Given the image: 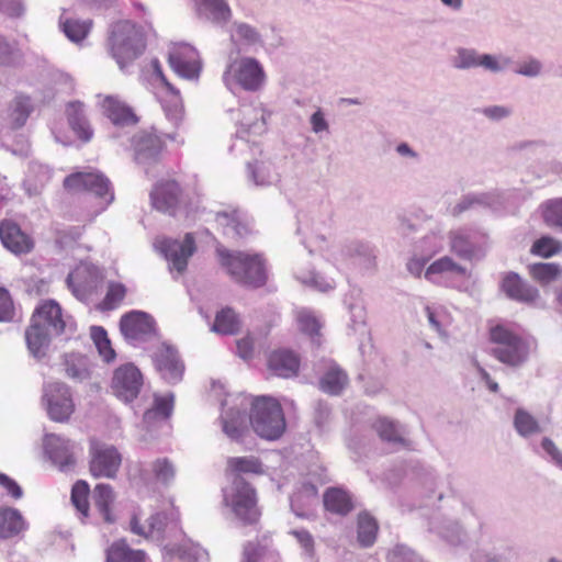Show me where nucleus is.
I'll return each mask as SVG.
<instances>
[{
  "mask_svg": "<svg viewBox=\"0 0 562 562\" xmlns=\"http://www.w3.org/2000/svg\"><path fill=\"white\" fill-rule=\"evenodd\" d=\"M65 328L61 308L53 300L41 304L34 312L31 325L25 331L27 347L33 356L40 358L45 355L50 339L60 335Z\"/></svg>",
  "mask_w": 562,
  "mask_h": 562,
  "instance_id": "obj_1",
  "label": "nucleus"
},
{
  "mask_svg": "<svg viewBox=\"0 0 562 562\" xmlns=\"http://www.w3.org/2000/svg\"><path fill=\"white\" fill-rule=\"evenodd\" d=\"M108 47L119 67L124 69L145 50L146 43L142 29L131 21H119L111 25Z\"/></svg>",
  "mask_w": 562,
  "mask_h": 562,
  "instance_id": "obj_2",
  "label": "nucleus"
},
{
  "mask_svg": "<svg viewBox=\"0 0 562 562\" xmlns=\"http://www.w3.org/2000/svg\"><path fill=\"white\" fill-rule=\"evenodd\" d=\"M220 265L231 278L244 285L261 286L267 281L265 261L258 254L216 249Z\"/></svg>",
  "mask_w": 562,
  "mask_h": 562,
  "instance_id": "obj_3",
  "label": "nucleus"
},
{
  "mask_svg": "<svg viewBox=\"0 0 562 562\" xmlns=\"http://www.w3.org/2000/svg\"><path fill=\"white\" fill-rule=\"evenodd\" d=\"M249 420L254 431L267 440L279 439L286 426L280 403L269 396H259L252 402Z\"/></svg>",
  "mask_w": 562,
  "mask_h": 562,
  "instance_id": "obj_4",
  "label": "nucleus"
},
{
  "mask_svg": "<svg viewBox=\"0 0 562 562\" xmlns=\"http://www.w3.org/2000/svg\"><path fill=\"white\" fill-rule=\"evenodd\" d=\"M223 504L244 524H255L259 519L256 491L239 475L224 490Z\"/></svg>",
  "mask_w": 562,
  "mask_h": 562,
  "instance_id": "obj_5",
  "label": "nucleus"
},
{
  "mask_svg": "<svg viewBox=\"0 0 562 562\" xmlns=\"http://www.w3.org/2000/svg\"><path fill=\"white\" fill-rule=\"evenodd\" d=\"M490 339L496 345L493 355L505 364L518 367L529 356V344L503 325L491 328Z\"/></svg>",
  "mask_w": 562,
  "mask_h": 562,
  "instance_id": "obj_6",
  "label": "nucleus"
},
{
  "mask_svg": "<svg viewBox=\"0 0 562 562\" xmlns=\"http://www.w3.org/2000/svg\"><path fill=\"white\" fill-rule=\"evenodd\" d=\"M266 75L257 59L244 57L228 64L223 75V81L231 88L236 82L247 91L259 90L265 82Z\"/></svg>",
  "mask_w": 562,
  "mask_h": 562,
  "instance_id": "obj_7",
  "label": "nucleus"
},
{
  "mask_svg": "<svg viewBox=\"0 0 562 562\" xmlns=\"http://www.w3.org/2000/svg\"><path fill=\"white\" fill-rule=\"evenodd\" d=\"M43 402L49 418L54 422H67L75 411L70 389L61 382H52L45 386Z\"/></svg>",
  "mask_w": 562,
  "mask_h": 562,
  "instance_id": "obj_8",
  "label": "nucleus"
},
{
  "mask_svg": "<svg viewBox=\"0 0 562 562\" xmlns=\"http://www.w3.org/2000/svg\"><path fill=\"white\" fill-rule=\"evenodd\" d=\"M155 247L159 250L170 263V269L182 273L188 265V259L195 250L194 239L191 234H187L182 241L171 239H157Z\"/></svg>",
  "mask_w": 562,
  "mask_h": 562,
  "instance_id": "obj_9",
  "label": "nucleus"
},
{
  "mask_svg": "<svg viewBox=\"0 0 562 562\" xmlns=\"http://www.w3.org/2000/svg\"><path fill=\"white\" fill-rule=\"evenodd\" d=\"M142 385V373L134 364L126 363L114 371L111 387L113 393L124 402L133 401Z\"/></svg>",
  "mask_w": 562,
  "mask_h": 562,
  "instance_id": "obj_10",
  "label": "nucleus"
},
{
  "mask_svg": "<svg viewBox=\"0 0 562 562\" xmlns=\"http://www.w3.org/2000/svg\"><path fill=\"white\" fill-rule=\"evenodd\" d=\"M121 465V454L113 446L93 443L91 447L90 472L94 477L115 476Z\"/></svg>",
  "mask_w": 562,
  "mask_h": 562,
  "instance_id": "obj_11",
  "label": "nucleus"
},
{
  "mask_svg": "<svg viewBox=\"0 0 562 562\" xmlns=\"http://www.w3.org/2000/svg\"><path fill=\"white\" fill-rule=\"evenodd\" d=\"M64 186L70 190H87L99 198H106L105 205H109L114 195L110 191V181L100 172H78L68 176L64 180Z\"/></svg>",
  "mask_w": 562,
  "mask_h": 562,
  "instance_id": "obj_12",
  "label": "nucleus"
},
{
  "mask_svg": "<svg viewBox=\"0 0 562 562\" xmlns=\"http://www.w3.org/2000/svg\"><path fill=\"white\" fill-rule=\"evenodd\" d=\"M170 67L182 78L196 79L201 71V61L194 47L178 44L169 53Z\"/></svg>",
  "mask_w": 562,
  "mask_h": 562,
  "instance_id": "obj_13",
  "label": "nucleus"
},
{
  "mask_svg": "<svg viewBox=\"0 0 562 562\" xmlns=\"http://www.w3.org/2000/svg\"><path fill=\"white\" fill-rule=\"evenodd\" d=\"M120 330L126 340H144L154 331V319L145 312L132 311L122 316Z\"/></svg>",
  "mask_w": 562,
  "mask_h": 562,
  "instance_id": "obj_14",
  "label": "nucleus"
},
{
  "mask_svg": "<svg viewBox=\"0 0 562 562\" xmlns=\"http://www.w3.org/2000/svg\"><path fill=\"white\" fill-rule=\"evenodd\" d=\"M154 361L156 369L169 383H176L182 379L184 364L172 347L162 345L155 353Z\"/></svg>",
  "mask_w": 562,
  "mask_h": 562,
  "instance_id": "obj_15",
  "label": "nucleus"
},
{
  "mask_svg": "<svg viewBox=\"0 0 562 562\" xmlns=\"http://www.w3.org/2000/svg\"><path fill=\"white\" fill-rule=\"evenodd\" d=\"M135 160L140 165H150L156 162L161 150L162 143L160 138L148 132H139L132 139Z\"/></svg>",
  "mask_w": 562,
  "mask_h": 562,
  "instance_id": "obj_16",
  "label": "nucleus"
},
{
  "mask_svg": "<svg viewBox=\"0 0 562 562\" xmlns=\"http://www.w3.org/2000/svg\"><path fill=\"white\" fill-rule=\"evenodd\" d=\"M501 289L507 297L524 304H533L539 299V291L515 272L503 277Z\"/></svg>",
  "mask_w": 562,
  "mask_h": 562,
  "instance_id": "obj_17",
  "label": "nucleus"
},
{
  "mask_svg": "<svg viewBox=\"0 0 562 562\" xmlns=\"http://www.w3.org/2000/svg\"><path fill=\"white\" fill-rule=\"evenodd\" d=\"M44 447L52 461L60 471L67 472L74 468L75 458L71 452L69 441H66L56 435H46L44 439Z\"/></svg>",
  "mask_w": 562,
  "mask_h": 562,
  "instance_id": "obj_18",
  "label": "nucleus"
},
{
  "mask_svg": "<svg viewBox=\"0 0 562 562\" xmlns=\"http://www.w3.org/2000/svg\"><path fill=\"white\" fill-rule=\"evenodd\" d=\"M248 179L257 187L274 186L281 175L270 159H256L247 164Z\"/></svg>",
  "mask_w": 562,
  "mask_h": 562,
  "instance_id": "obj_19",
  "label": "nucleus"
},
{
  "mask_svg": "<svg viewBox=\"0 0 562 562\" xmlns=\"http://www.w3.org/2000/svg\"><path fill=\"white\" fill-rule=\"evenodd\" d=\"M180 188L175 181L157 184L150 193L153 206L160 212L171 213L179 201Z\"/></svg>",
  "mask_w": 562,
  "mask_h": 562,
  "instance_id": "obj_20",
  "label": "nucleus"
},
{
  "mask_svg": "<svg viewBox=\"0 0 562 562\" xmlns=\"http://www.w3.org/2000/svg\"><path fill=\"white\" fill-rule=\"evenodd\" d=\"M0 238L3 246L14 254L29 252L33 244L14 223L2 222L0 224Z\"/></svg>",
  "mask_w": 562,
  "mask_h": 562,
  "instance_id": "obj_21",
  "label": "nucleus"
},
{
  "mask_svg": "<svg viewBox=\"0 0 562 562\" xmlns=\"http://www.w3.org/2000/svg\"><path fill=\"white\" fill-rule=\"evenodd\" d=\"M101 108L103 114L108 116L115 125H132L137 122V117L130 106L114 95L103 98Z\"/></svg>",
  "mask_w": 562,
  "mask_h": 562,
  "instance_id": "obj_22",
  "label": "nucleus"
},
{
  "mask_svg": "<svg viewBox=\"0 0 562 562\" xmlns=\"http://www.w3.org/2000/svg\"><path fill=\"white\" fill-rule=\"evenodd\" d=\"M299 366V358L289 350L274 351L268 359L269 370L281 378H291L296 375Z\"/></svg>",
  "mask_w": 562,
  "mask_h": 562,
  "instance_id": "obj_23",
  "label": "nucleus"
},
{
  "mask_svg": "<svg viewBox=\"0 0 562 562\" xmlns=\"http://www.w3.org/2000/svg\"><path fill=\"white\" fill-rule=\"evenodd\" d=\"M240 127L245 133L262 135L267 131V113L260 105H245L241 109Z\"/></svg>",
  "mask_w": 562,
  "mask_h": 562,
  "instance_id": "obj_24",
  "label": "nucleus"
},
{
  "mask_svg": "<svg viewBox=\"0 0 562 562\" xmlns=\"http://www.w3.org/2000/svg\"><path fill=\"white\" fill-rule=\"evenodd\" d=\"M92 499L94 507L98 509L103 520L108 524L115 522L116 517L112 512V507L115 501V493L111 485L102 483L95 485L92 493Z\"/></svg>",
  "mask_w": 562,
  "mask_h": 562,
  "instance_id": "obj_25",
  "label": "nucleus"
},
{
  "mask_svg": "<svg viewBox=\"0 0 562 562\" xmlns=\"http://www.w3.org/2000/svg\"><path fill=\"white\" fill-rule=\"evenodd\" d=\"M450 251L463 260H473L480 248L470 239L462 229L451 231L448 235Z\"/></svg>",
  "mask_w": 562,
  "mask_h": 562,
  "instance_id": "obj_26",
  "label": "nucleus"
},
{
  "mask_svg": "<svg viewBox=\"0 0 562 562\" xmlns=\"http://www.w3.org/2000/svg\"><path fill=\"white\" fill-rule=\"evenodd\" d=\"M216 224L223 228L225 235L232 238H240L248 234L247 224L241 220L237 211L217 212L215 214Z\"/></svg>",
  "mask_w": 562,
  "mask_h": 562,
  "instance_id": "obj_27",
  "label": "nucleus"
},
{
  "mask_svg": "<svg viewBox=\"0 0 562 562\" xmlns=\"http://www.w3.org/2000/svg\"><path fill=\"white\" fill-rule=\"evenodd\" d=\"M201 14L215 23H227L232 18V11L225 0H195Z\"/></svg>",
  "mask_w": 562,
  "mask_h": 562,
  "instance_id": "obj_28",
  "label": "nucleus"
},
{
  "mask_svg": "<svg viewBox=\"0 0 562 562\" xmlns=\"http://www.w3.org/2000/svg\"><path fill=\"white\" fill-rule=\"evenodd\" d=\"M223 432L232 440L240 441L248 431L240 411L229 408L222 416Z\"/></svg>",
  "mask_w": 562,
  "mask_h": 562,
  "instance_id": "obj_29",
  "label": "nucleus"
},
{
  "mask_svg": "<svg viewBox=\"0 0 562 562\" xmlns=\"http://www.w3.org/2000/svg\"><path fill=\"white\" fill-rule=\"evenodd\" d=\"M146 555L142 550H134L124 540L112 543L106 551V562H145Z\"/></svg>",
  "mask_w": 562,
  "mask_h": 562,
  "instance_id": "obj_30",
  "label": "nucleus"
},
{
  "mask_svg": "<svg viewBox=\"0 0 562 562\" xmlns=\"http://www.w3.org/2000/svg\"><path fill=\"white\" fill-rule=\"evenodd\" d=\"M324 505L327 510L339 515H346L353 508L350 495L337 487L326 491L324 494Z\"/></svg>",
  "mask_w": 562,
  "mask_h": 562,
  "instance_id": "obj_31",
  "label": "nucleus"
},
{
  "mask_svg": "<svg viewBox=\"0 0 562 562\" xmlns=\"http://www.w3.org/2000/svg\"><path fill=\"white\" fill-rule=\"evenodd\" d=\"M173 398L170 397H157L154 406L147 409L144 414V425L147 429L156 427L159 423L166 420L172 412Z\"/></svg>",
  "mask_w": 562,
  "mask_h": 562,
  "instance_id": "obj_32",
  "label": "nucleus"
},
{
  "mask_svg": "<svg viewBox=\"0 0 562 562\" xmlns=\"http://www.w3.org/2000/svg\"><path fill=\"white\" fill-rule=\"evenodd\" d=\"M346 256L355 258L357 263L364 270H374L376 262L372 249L358 240H352L345 246Z\"/></svg>",
  "mask_w": 562,
  "mask_h": 562,
  "instance_id": "obj_33",
  "label": "nucleus"
},
{
  "mask_svg": "<svg viewBox=\"0 0 562 562\" xmlns=\"http://www.w3.org/2000/svg\"><path fill=\"white\" fill-rule=\"evenodd\" d=\"M67 115L71 128L82 140L88 142L92 136V131L83 115V104L78 101L69 103Z\"/></svg>",
  "mask_w": 562,
  "mask_h": 562,
  "instance_id": "obj_34",
  "label": "nucleus"
},
{
  "mask_svg": "<svg viewBox=\"0 0 562 562\" xmlns=\"http://www.w3.org/2000/svg\"><path fill=\"white\" fill-rule=\"evenodd\" d=\"M24 529V520L14 508L0 509V538H11Z\"/></svg>",
  "mask_w": 562,
  "mask_h": 562,
  "instance_id": "obj_35",
  "label": "nucleus"
},
{
  "mask_svg": "<svg viewBox=\"0 0 562 562\" xmlns=\"http://www.w3.org/2000/svg\"><path fill=\"white\" fill-rule=\"evenodd\" d=\"M348 384V376L338 366H331L321 380V389L331 395H338Z\"/></svg>",
  "mask_w": 562,
  "mask_h": 562,
  "instance_id": "obj_36",
  "label": "nucleus"
},
{
  "mask_svg": "<svg viewBox=\"0 0 562 562\" xmlns=\"http://www.w3.org/2000/svg\"><path fill=\"white\" fill-rule=\"evenodd\" d=\"M373 427L382 440L394 445L406 446V440L394 422L380 418L374 423Z\"/></svg>",
  "mask_w": 562,
  "mask_h": 562,
  "instance_id": "obj_37",
  "label": "nucleus"
},
{
  "mask_svg": "<svg viewBox=\"0 0 562 562\" xmlns=\"http://www.w3.org/2000/svg\"><path fill=\"white\" fill-rule=\"evenodd\" d=\"M239 329V319L235 312L229 308H223L216 314L212 330L218 334L233 335Z\"/></svg>",
  "mask_w": 562,
  "mask_h": 562,
  "instance_id": "obj_38",
  "label": "nucleus"
},
{
  "mask_svg": "<svg viewBox=\"0 0 562 562\" xmlns=\"http://www.w3.org/2000/svg\"><path fill=\"white\" fill-rule=\"evenodd\" d=\"M378 524L373 517L367 513L358 516V540L362 547H370L376 537Z\"/></svg>",
  "mask_w": 562,
  "mask_h": 562,
  "instance_id": "obj_39",
  "label": "nucleus"
},
{
  "mask_svg": "<svg viewBox=\"0 0 562 562\" xmlns=\"http://www.w3.org/2000/svg\"><path fill=\"white\" fill-rule=\"evenodd\" d=\"M542 218L544 223L562 232V198H554L546 201L541 205Z\"/></svg>",
  "mask_w": 562,
  "mask_h": 562,
  "instance_id": "obj_40",
  "label": "nucleus"
},
{
  "mask_svg": "<svg viewBox=\"0 0 562 562\" xmlns=\"http://www.w3.org/2000/svg\"><path fill=\"white\" fill-rule=\"evenodd\" d=\"M66 375L76 382H83L91 379V369L86 359L70 357L65 361Z\"/></svg>",
  "mask_w": 562,
  "mask_h": 562,
  "instance_id": "obj_41",
  "label": "nucleus"
},
{
  "mask_svg": "<svg viewBox=\"0 0 562 562\" xmlns=\"http://www.w3.org/2000/svg\"><path fill=\"white\" fill-rule=\"evenodd\" d=\"M451 272L457 276H468V270L465 267L459 265L452 258L449 256H443L439 258L438 260L434 261L426 270L425 277L430 278L431 274H438V273H447Z\"/></svg>",
  "mask_w": 562,
  "mask_h": 562,
  "instance_id": "obj_42",
  "label": "nucleus"
},
{
  "mask_svg": "<svg viewBox=\"0 0 562 562\" xmlns=\"http://www.w3.org/2000/svg\"><path fill=\"white\" fill-rule=\"evenodd\" d=\"M227 468L235 473H262V464L258 458L250 457H237L229 458L227 461Z\"/></svg>",
  "mask_w": 562,
  "mask_h": 562,
  "instance_id": "obj_43",
  "label": "nucleus"
},
{
  "mask_svg": "<svg viewBox=\"0 0 562 562\" xmlns=\"http://www.w3.org/2000/svg\"><path fill=\"white\" fill-rule=\"evenodd\" d=\"M529 271L535 280L544 284L557 280L561 274V269L555 263H535L529 266Z\"/></svg>",
  "mask_w": 562,
  "mask_h": 562,
  "instance_id": "obj_44",
  "label": "nucleus"
},
{
  "mask_svg": "<svg viewBox=\"0 0 562 562\" xmlns=\"http://www.w3.org/2000/svg\"><path fill=\"white\" fill-rule=\"evenodd\" d=\"M126 295V288L124 284L119 282H109L108 291L100 303L99 307L102 311H111L120 305Z\"/></svg>",
  "mask_w": 562,
  "mask_h": 562,
  "instance_id": "obj_45",
  "label": "nucleus"
},
{
  "mask_svg": "<svg viewBox=\"0 0 562 562\" xmlns=\"http://www.w3.org/2000/svg\"><path fill=\"white\" fill-rule=\"evenodd\" d=\"M91 338L105 362H110L115 358V351L111 347V342L108 338L106 331L102 327H92L91 328Z\"/></svg>",
  "mask_w": 562,
  "mask_h": 562,
  "instance_id": "obj_46",
  "label": "nucleus"
},
{
  "mask_svg": "<svg viewBox=\"0 0 562 562\" xmlns=\"http://www.w3.org/2000/svg\"><path fill=\"white\" fill-rule=\"evenodd\" d=\"M88 496L89 485L85 481H78L71 490V503L83 517L89 514Z\"/></svg>",
  "mask_w": 562,
  "mask_h": 562,
  "instance_id": "obj_47",
  "label": "nucleus"
},
{
  "mask_svg": "<svg viewBox=\"0 0 562 562\" xmlns=\"http://www.w3.org/2000/svg\"><path fill=\"white\" fill-rule=\"evenodd\" d=\"M514 425L518 434L525 437L540 431L538 422L524 409H517Z\"/></svg>",
  "mask_w": 562,
  "mask_h": 562,
  "instance_id": "obj_48",
  "label": "nucleus"
},
{
  "mask_svg": "<svg viewBox=\"0 0 562 562\" xmlns=\"http://www.w3.org/2000/svg\"><path fill=\"white\" fill-rule=\"evenodd\" d=\"M480 56L481 54L475 49L458 48L452 59V66L460 70L479 67Z\"/></svg>",
  "mask_w": 562,
  "mask_h": 562,
  "instance_id": "obj_49",
  "label": "nucleus"
},
{
  "mask_svg": "<svg viewBox=\"0 0 562 562\" xmlns=\"http://www.w3.org/2000/svg\"><path fill=\"white\" fill-rule=\"evenodd\" d=\"M22 61V53L14 43L0 36V66H16Z\"/></svg>",
  "mask_w": 562,
  "mask_h": 562,
  "instance_id": "obj_50",
  "label": "nucleus"
},
{
  "mask_svg": "<svg viewBox=\"0 0 562 562\" xmlns=\"http://www.w3.org/2000/svg\"><path fill=\"white\" fill-rule=\"evenodd\" d=\"M61 26L65 35L70 41L80 42L87 36L90 29V23L68 19L61 22Z\"/></svg>",
  "mask_w": 562,
  "mask_h": 562,
  "instance_id": "obj_51",
  "label": "nucleus"
},
{
  "mask_svg": "<svg viewBox=\"0 0 562 562\" xmlns=\"http://www.w3.org/2000/svg\"><path fill=\"white\" fill-rule=\"evenodd\" d=\"M153 472L156 480L165 485H168L176 475L175 465L167 458L157 459L153 463Z\"/></svg>",
  "mask_w": 562,
  "mask_h": 562,
  "instance_id": "obj_52",
  "label": "nucleus"
},
{
  "mask_svg": "<svg viewBox=\"0 0 562 562\" xmlns=\"http://www.w3.org/2000/svg\"><path fill=\"white\" fill-rule=\"evenodd\" d=\"M297 279L305 285L321 291L326 292L335 286L334 280H326L318 273L311 271L308 273H302L297 276Z\"/></svg>",
  "mask_w": 562,
  "mask_h": 562,
  "instance_id": "obj_53",
  "label": "nucleus"
},
{
  "mask_svg": "<svg viewBox=\"0 0 562 562\" xmlns=\"http://www.w3.org/2000/svg\"><path fill=\"white\" fill-rule=\"evenodd\" d=\"M561 250L562 243L552 237H542L538 239L532 246V251L542 257L553 256Z\"/></svg>",
  "mask_w": 562,
  "mask_h": 562,
  "instance_id": "obj_54",
  "label": "nucleus"
},
{
  "mask_svg": "<svg viewBox=\"0 0 562 562\" xmlns=\"http://www.w3.org/2000/svg\"><path fill=\"white\" fill-rule=\"evenodd\" d=\"M299 328L302 333L310 335L312 338L318 335L321 325L316 317L308 311H300L296 316Z\"/></svg>",
  "mask_w": 562,
  "mask_h": 562,
  "instance_id": "obj_55",
  "label": "nucleus"
},
{
  "mask_svg": "<svg viewBox=\"0 0 562 562\" xmlns=\"http://www.w3.org/2000/svg\"><path fill=\"white\" fill-rule=\"evenodd\" d=\"M508 64L509 59L507 58H501L491 54H481L479 67H482L487 71L497 74L503 71Z\"/></svg>",
  "mask_w": 562,
  "mask_h": 562,
  "instance_id": "obj_56",
  "label": "nucleus"
},
{
  "mask_svg": "<svg viewBox=\"0 0 562 562\" xmlns=\"http://www.w3.org/2000/svg\"><path fill=\"white\" fill-rule=\"evenodd\" d=\"M542 68H543V66L540 60L530 57V58L519 63V65L516 69V74L525 76V77L533 78V77H538L539 75H541Z\"/></svg>",
  "mask_w": 562,
  "mask_h": 562,
  "instance_id": "obj_57",
  "label": "nucleus"
},
{
  "mask_svg": "<svg viewBox=\"0 0 562 562\" xmlns=\"http://www.w3.org/2000/svg\"><path fill=\"white\" fill-rule=\"evenodd\" d=\"M236 35L245 43L252 45L260 41L259 32L247 23H234Z\"/></svg>",
  "mask_w": 562,
  "mask_h": 562,
  "instance_id": "obj_58",
  "label": "nucleus"
},
{
  "mask_svg": "<svg viewBox=\"0 0 562 562\" xmlns=\"http://www.w3.org/2000/svg\"><path fill=\"white\" fill-rule=\"evenodd\" d=\"M14 314L13 302L7 290L0 288V322L12 319Z\"/></svg>",
  "mask_w": 562,
  "mask_h": 562,
  "instance_id": "obj_59",
  "label": "nucleus"
},
{
  "mask_svg": "<svg viewBox=\"0 0 562 562\" xmlns=\"http://www.w3.org/2000/svg\"><path fill=\"white\" fill-rule=\"evenodd\" d=\"M387 559L390 562H415L416 557L407 547L396 546L390 551Z\"/></svg>",
  "mask_w": 562,
  "mask_h": 562,
  "instance_id": "obj_60",
  "label": "nucleus"
},
{
  "mask_svg": "<svg viewBox=\"0 0 562 562\" xmlns=\"http://www.w3.org/2000/svg\"><path fill=\"white\" fill-rule=\"evenodd\" d=\"M484 116L492 121H501L512 115L513 110L510 106L505 105H491L482 110Z\"/></svg>",
  "mask_w": 562,
  "mask_h": 562,
  "instance_id": "obj_61",
  "label": "nucleus"
},
{
  "mask_svg": "<svg viewBox=\"0 0 562 562\" xmlns=\"http://www.w3.org/2000/svg\"><path fill=\"white\" fill-rule=\"evenodd\" d=\"M30 101L27 98H19L16 99V102H15V109H14V114H16L15 116V126L16 127H20L22 126L29 114H30Z\"/></svg>",
  "mask_w": 562,
  "mask_h": 562,
  "instance_id": "obj_62",
  "label": "nucleus"
},
{
  "mask_svg": "<svg viewBox=\"0 0 562 562\" xmlns=\"http://www.w3.org/2000/svg\"><path fill=\"white\" fill-rule=\"evenodd\" d=\"M0 12L13 18L20 16L23 5L20 0H0Z\"/></svg>",
  "mask_w": 562,
  "mask_h": 562,
  "instance_id": "obj_63",
  "label": "nucleus"
},
{
  "mask_svg": "<svg viewBox=\"0 0 562 562\" xmlns=\"http://www.w3.org/2000/svg\"><path fill=\"white\" fill-rule=\"evenodd\" d=\"M541 446L551 461L562 469V451L548 438L542 440Z\"/></svg>",
  "mask_w": 562,
  "mask_h": 562,
  "instance_id": "obj_64",
  "label": "nucleus"
}]
</instances>
